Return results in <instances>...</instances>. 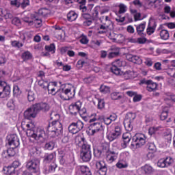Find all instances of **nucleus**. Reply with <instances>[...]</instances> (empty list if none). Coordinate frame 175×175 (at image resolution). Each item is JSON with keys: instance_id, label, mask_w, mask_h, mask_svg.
Wrapping results in <instances>:
<instances>
[{"instance_id": "1", "label": "nucleus", "mask_w": 175, "mask_h": 175, "mask_svg": "<svg viewBox=\"0 0 175 175\" xmlns=\"http://www.w3.org/2000/svg\"><path fill=\"white\" fill-rule=\"evenodd\" d=\"M21 126L23 129L26 131V134L28 137L35 139L38 143H44L49 137L44 129L42 127H35L33 122H29L26 124L22 123Z\"/></svg>"}, {"instance_id": "2", "label": "nucleus", "mask_w": 175, "mask_h": 175, "mask_svg": "<svg viewBox=\"0 0 175 175\" xmlns=\"http://www.w3.org/2000/svg\"><path fill=\"white\" fill-rule=\"evenodd\" d=\"M80 157L83 162H90L91 158H92V153L91 152V145L87 142L85 138L80 137Z\"/></svg>"}, {"instance_id": "3", "label": "nucleus", "mask_w": 175, "mask_h": 175, "mask_svg": "<svg viewBox=\"0 0 175 175\" xmlns=\"http://www.w3.org/2000/svg\"><path fill=\"white\" fill-rule=\"evenodd\" d=\"M48 131L50 132L51 137H57L59 135H62L64 128L59 120H54L48 124Z\"/></svg>"}, {"instance_id": "4", "label": "nucleus", "mask_w": 175, "mask_h": 175, "mask_svg": "<svg viewBox=\"0 0 175 175\" xmlns=\"http://www.w3.org/2000/svg\"><path fill=\"white\" fill-rule=\"evenodd\" d=\"M75 95H76V89L70 85L69 88H63L59 96L63 100H69V99L75 98Z\"/></svg>"}, {"instance_id": "5", "label": "nucleus", "mask_w": 175, "mask_h": 175, "mask_svg": "<svg viewBox=\"0 0 175 175\" xmlns=\"http://www.w3.org/2000/svg\"><path fill=\"white\" fill-rule=\"evenodd\" d=\"M40 161L38 159L29 160L26 163V168L31 173H38L40 168L39 165Z\"/></svg>"}, {"instance_id": "6", "label": "nucleus", "mask_w": 175, "mask_h": 175, "mask_svg": "<svg viewBox=\"0 0 175 175\" xmlns=\"http://www.w3.org/2000/svg\"><path fill=\"white\" fill-rule=\"evenodd\" d=\"M147 140V137L143 133H136L133 137V142L135 143V146L136 148H139V147H143L144 144H146V142Z\"/></svg>"}, {"instance_id": "7", "label": "nucleus", "mask_w": 175, "mask_h": 175, "mask_svg": "<svg viewBox=\"0 0 175 175\" xmlns=\"http://www.w3.org/2000/svg\"><path fill=\"white\" fill-rule=\"evenodd\" d=\"M81 106H83V103L80 100L71 103L68 107L70 114L71 116H77L80 109H81Z\"/></svg>"}, {"instance_id": "8", "label": "nucleus", "mask_w": 175, "mask_h": 175, "mask_svg": "<svg viewBox=\"0 0 175 175\" xmlns=\"http://www.w3.org/2000/svg\"><path fill=\"white\" fill-rule=\"evenodd\" d=\"M96 168L97 169L96 175L107 174V165L103 161H98L96 163Z\"/></svg>"}, {"instance_id": "9", "label": "nucleus", "mask_w": 175, "mask_h": 175, "mask_svg": "<svg viewBox=\"0 0 175 175\" xmlns=\"http://www.w3.org/2000/svg\"><path fill=\"white\" fill-rule=\"evenodd\" d=\"M128 117L129 119H126L124 121V126L127 132H132L133 130L132 120H135L136 118V115H135V113H130L128 114Z\"/></svg>"}, {"instance_id": "10", "label": "nucleus", "mask_w": 175, "mask_h": 175, "mask_svg": "<svg viewBox=\"0 0 175 175\" xmlns=\"http://www.w3.org/2000/svg\"><path fill=\"white\" fill-rule=\"evenodd\" d=\"M8 144L10 147L17 148L20 146V139L16 134H10L7 136Z\"/></svg>"}, {"instance_id": "11", "label": "nucleus", "mask_w": 175, "mask_h": 175, "mask_svg": "<svg viewBox=\"0 0 175 175\" xmlns=\"http://www.w3.org/2000/svg\"><path fill=\"white\" fill-rule=\"evenodd\" d=\"M102 123L94 122L90 125L89 126V133L91 136H94L95 133H98L100 131H102Z\"/></svg>"}, {"instance_id": "12", "label": "nucleus", "mask_w": 175, "mask_h": 175, "mask_svg": "<svg viewBox=\"0 0 175 175\" xmlns=\"http://www.w3.org/2000/svg\"><path fill=\"white\" fill-rule=\"evenodd\" d=\"M37 111L35 109V106L33 105L31 107L28 108L26 111L24 112V118L26 120H31L32 118H35L36 117Z\"/></svg>"}, {"instance_id": "13", "label": "nucleus", "mask_w": 175, "mask_h": 175, "mask_svg": "<svg viewBox=\"0 0 175 175\" xmlns=\"http://www.w3.org/2000/svg\"><path fill=\"white\" fill-rule=\"evenodd\" d=\"M126 58L127 61L133 62V64H137V65H142L143 64V59H142V57L137 55L127 54L126 55Z\"/></svg>"}, {"instance_id": "14", "label": "nucleus", "mask_w": 175, "mask_h": 175, "mask_svg": "<svg viewBox=\"0 0 175 175\" xmlns=\"http://www.w3.org/2000/svg\"><path fill=\"white\" fill-rule=\"evenodd\" d=\"M100 20L102 24L100 26V29H107V28H109V27L111 26V24H113L111 20H110V18H109V16H107L101 17Z\"/></svg>"}, {"instance_id": "15", "label": "nucleus", "mask_w": 175, "mask_h": 175, "mask_svg": "<svg viewBox=\"0 0 175 175\" xmlns=\"http://www.w3.org/2000/svg\"><path fill=\"white\" fill-rule=\"evenodd\" d=\"M118 158V153L111 150L107 151L106 159L107 162H109V163H113V162H114V161H116Z\"/></svg>"}, {"instance_id": "16", "label": "nucleus", "mask_w": 175, "mask_h": 175, "mask_svg": "<svg viewBox=\"0 0 175 175\" xmlns=\"http://www.w3.org/2000/svg\"><path fill=\"white\" fill-rule=\"evenodd\" d=\"M33 105L37 112L40 110H42V111H49L50 110V105L46 103H40Z\"/></svg>"}, {"instance_id": "17", "label": "nucleus", "mask_w": 175, "mask_h": 175, "mask_svg": "<svg viewBox=\"0 0 175 175\" xmlns=\"http://www.w3.org/2000/svg\"><path fill=\"white\" fill-rule=\"evenodd\" d=\"M123 143H122L121 146L123 148H126L128 147V144H129V142L132 139V135L131 133L126 132L122 135Z\"/></svg>"}, {"instance_id": "18", "label": "nucleus", "mask_w": 175, "mask_h": 175, "mask_svg": "<svg viewBox=\"0 0 175 175\" xmlns=\"http://www.w3.org/2000/svg\"><path fill=\"white\" fill-rule=\"evenodd\" d=\"M135 27L136 28L137 35L141 36V38H144V36H146V33H144V29H146V22L139 25H135Z\"/></svg>"}, {"instance_id": "19", "label": "nucleus", "mask_w": 175, "mask_h": 175, "mask_svg": "<svg viewBox=\"0 0 175 175\" xmlns=\"http://www.w3.org/2000/svg\"><path fill=\"white\" fill-rule=\"evenodd\" d=\"M146 91L148 92H155L158 91V83L154 82L152 80L149 81V83L146 86Z\"/></svg>"}, {"instance_id": "20", "label": "nucleus", "mask_w": 175, "mask_h": 175, "mask_svg": "<svg viewBox=\"0 0 175 175\" xmlns=\"http://www.w3.org/2000/svg\"><path fill=\"white\" fill-rule=\"evenodd\" d=\"M156 28L157 23L155 22H149L146 29V33L148 35H152L155 32Z\"/></svg>"}, {"instance_id": "21", "label": "nucleus", "mask_w": 175, "mask_h": 175, "mask_svg": "<svg viewBox=\"0 0 175 175\" xmlns=\"http://www.w3.org/2000/svg\"><path fill=\"white\" fill-rule=\"evenodd\" d=\"M118 169H126L129 165L128 164V161L125 159H120L116 165Z\"/></svg>"}, {"instance_id": "22", "label": "nucleus", "mask_w": 175, "mask_h": 175, "mask_svg": "<svg viewBox=\"0 0 175 175\" xmlns=\"http://www.w3.org/2000/svg\"><path fill=\"white\" fill-rule=\"evenodd\" d=\"M3 170L5 173V174H7V175H14V174H18V173H17V172H16V170L14 169V167H13L12 165L8 166V167H4L3 168Z\"/></svg>"}, {"instance_id": "23", "label": "nucleus", "mask_w": 175, "mask_h": 175, "mask_svg": "<svg viewBox=\"0 0 175 175\" xmlns=\"http://www.w3.org/2000/svg\"><path fill=\"white\" fill-rule=\"evenodd\" d=\"M77 17H79V15L75 11H70L67 14V20L70 22L76 21Z\"/></svg>"}, {"instance_id": "24", "label": "nucleus", "mask_w": 175, "mask_h": 175, "mask_svg": "<svg viewBox=\"0 0 175 175\" xmlns=\"http://www.w3.org/2000/svg\"><path fill=\"white\" fill-rule=\"evenodd\" d=\"M32 53H31L29 51H26L21 55V58L24 62H27V61H29L33 58Z\"/></svg>"}, {"instance_id": "25", "label": "nucleus", "mask_w": 175, "mask_h": 175, "mask_svg": "<svg viewBox=\"0 0 175 175\" xmlns=\"http://www.w3.org/2000/svg\"><path fill=\"white\" fill-rule=\"evenodd\" d=\"M160 38L162 40H167L170 38L169 31L166 29H162L159 32Z\"/></svg>"}, {"instance_id": "26", "label": "nucleus", "mask_w": 175, "mask_h": 175, "mask_svg": "<svg viewBox=\"0 0 175 175\" xmlns=\"http://www.w3.org/2000/svg\"><path fill=\"white\" fill-rule=\"evenodd\" d=\"M81 174L80 175H92L90 168L85 165H81L80 167Z\"/></svg>"}, {"instance_id": "27", "label": "nucleus", "mask_w": 175, "mask_h": 175, "mask_svg": "<svg viewBox=\"0 0 175 175\" xmlns=\"http://www.w3.org/2000/svg\"><path fill=\"white\" fill-rule=\"evenodd\" d=\"M68 131L70 133H72V135H76V133H79L80 132L77 127L75 126L74 122H72L68 126Z\"/></svg>"}, {"instance_id": "28", "label": "nucleus", "mask_w": 175, "mask_h": 175, "mask_svg": "<svg viewBox=\"0 0 175 175\" xmlns=\"http://www.w3.org/2000/svg\"><path fill=\"white\" fill-rule=\"evenodd\" d=\"M148 150L149 151H152V152H149L148 154H147L148 158V157H152L154 152H155V151H157V147L155 146V144L150 143L148 145Z\"/></svg>"}, {"instance_id": "29", "label": "nucleus", "mask_w": 175, "mask_h": 175, "mask_svg": "<svg viewBox=\"0 0 175 175\" xmlns=\"http://www.w3.org/2000/svg\"><path fill=\"white\" fill-rule=\"evenodd\" d=\"M142 170L145 172L146 174H151V173L154 172V168L148 164H146L142 167Z\"/></svg>"}, {"instance_id": "30", "label": "nucleus", "mask_w": 175, "mask_h": 175, "mask_svg": "<svg viewBox=\"0 0 175 175\" xmlns=\"http://www.w3.org/2000/svg\"><path fill=\"white\" fill-rule=\"evenodd\" d=\"M44 49L46 51L51 53V54H55V44H54L53 43L49 45H46L44 46Z\"/></svg>"}, {"instance_id": "31", "label": "nucleus", "mask_w": 175, "mask_h": 175, "mask_svg": "<svg viewBox=\"0 0 175 175\" xmlns=\"http://www.w3.org/2000/svg\"><path fill=\"white\" fill-rule=\"evenodd\" d=\"M10 95V90H9V87H5L3 88V91L0 92V98H6Z\"/></svg>"}, {"instance_id": "32", "label": "nucleus", "mask_w": 175, "mask_h": 175, "mask_svg": "<svg viewBox=\"0 0 175 175\" xmlns=\"http://www.w3.org/2000/svg\"><path fill=\"white\" fill-rule=\"evenodd\" d=\"M118 136L120 135L118 133H115L114 131H112V132H110L107 137L108 140H109V142H113L116 140V139H117Z\"/></svg>"}, {"instance_id": "33", "label": "nucleus", "mask_w": 175, "mask_h": 175, "mask_svg": "<svg viewBox=\"0 0 175 175\" xmlns=\"http://www.w3.org/2000/svg\"><path fill=\"white\" fill-rule=\"evenodd\" d=\"M55 158V154L54 153L48 154L45 156L44 161L46 163H50Z\"/></svg>"}, {"instance_id": "34", "label": "nucleus", "mask_w": 175, "mask_h": 175, "mask_svg": "<svg viewBox=\"0 0 175 175\" xmlns=\"http://www.w3.org/2000/svg\"><path fill=\"white\" fill-rule=\"evenodd\" d=\"M11 46L14 49H21V47L24 46V44H23V42H21L20 41L14 40L11 41Z\"/></svg>"}, {"instance_id": "35", "label": "nucleus", "mask_w": 175, "mask_h": 175, "mask_svg": "<svg viewBox=\"0 0 175 175\" xmlns=\"http://www.w3.org/2000/svg\"><path fill=\"white\" fill-rule=\"evenodd\" d=\"M38 14L42 16V17H46L49 14V9L46 8H40L38 11Z\"/></svg>"}, {"instance_id": "36", "label": "nucleus", "mask_w": 175, "mask_h": 175, "mask_svg": "<svg viewBox=\"0 0 175 175\" xmlns=\"http://www.w3.org/2000/svg\"><path fill=\"white\" fill-rule=\"evenodd\" d=\"M90 120H89V122L91 124V122H95V121H98L100 120V116H98L96 113H93L90 115Z\"/></svg>"}, {"instance_id": "37", "label": "nucleus", "mask_w": 175, "mask_h": 175, "mask_svg": "<svg viewBox=\"0 0 175 175\" xmlns=\"http://www.w3.org/2000/svg\"><path fill=\"white\" fill-rule=\"evenodd\" d=\"M111 72L113 73L114 75H116V76H118V75H120L121 73V69L120 67H117L116 66H113L111 67Z\"/></svg>"}, {"instance_id": "38", "label": "nucleus", "mask_w": 175, "mask_h": 175, "mask_svg": "<svg viewBox=\"0 0 175 175\" xmlns=\"http://www.w3.org/2000/svg\"><path fill=\"white\" fill-rule=\"evenodd\" d=\"M133 74V72H132L131 70L126 71L123 73L122 77L124 79V80H129V79H132V77H133L132 76Z\"/></svg>"}, {"instance_id": "39", "label": "nucleus", "mask_w": 175, "mask_h": 175, "mask_svg": "<svg viewBox=\"0 0 175 175\" xmlns=\"http://www.w3.org/2000/svg\"><path fill=\"white\" fill-rule=\"evenodd\" d=\"M73 123L75 124L76 127L78 129L79 132L80 131H83V128H84V123L83 122V121L79 120L77 122Z\"/></svg>"}, {"instance_id": "40", "label": "nucleus", "mask_w": 175, "mask_h": 175, "mask_svg": "<svg viewBox=\"0 0 175 175\" xmlns=\"http://www.w3.org/2000/svg\"><path fill=\"white\" fill-rule=\"evenodd\" d=\"M38 85H40V87H41V88H43L44 90H47L49 82L47 81L41 79L38 81Z\"/></svg>"}, {"instance_id": "41", "label": "nucleus", "mask_w": 175, "mask_h": 175, "mask_svg": "<svg viewBox=\"0 0 175 175\" xmlns=\"http://www.w3.org/2000/svg\"><path fill=\"white\" fill-rule=\"evenodd\" d=\"M105 100L100 98L98 99L97 109H98V110H102L103 109H105Z\"/></svg>"}, {"instance_id": "42", "label": "nucleus", "mask_w": 175, "mask_h": 175, "mask_svg": "<svg viewBox=\"0 0 175 175\" xmlns=\"http://www.w3.org/2000/svg\"><path fill=\"white\" fill-rule=\"evenodd\" d=\"M164 160L165 161V165L167 167L172 166L174 162V160L171 157H167L165 159H164Z\"/></svg>"}, {"instance_id": "43", "label": "nucleus", "mask_w": 175, "mask_h": 175, "mask_svg": "<svg viewBox=\"0 0 175 175\" xmlns=\"http://www.w3.org/2000/svg\"><path fill=\"white\" fill-rule=\"evenodd\" d=\"M100 92H103V94H109V92H110V87L101 85L100 87Z\"/></svg>"}, {"instance_id": "44", "label": "nucleus", "mask_w": 175, "mask_h": 175, "mask_svg": "<svg viewBox=\"0 0 175 175\" xmlns=\"http://www.w3.org/2000/svg\"><path fill=\"white\" fill-rule=\"evenodd\" d=\"M157 166L161 168L167 167L166 165L165 159H160L157 162Z\"/></svg>"}, {"instance_id": "45", "label": "nucleus", "mask_w": 175, "mask_h": 175, "mask_svg": "<svg viewBox=\"0 0 175 175\" xmlns=\"http://www.w3.org/2000/svg\"><path fill=\"white\" fill-rule=\"evenodd\" d=\"M111 98L113 100H117L118 99H121L122 96L120 95L119 92H113L111 94Z\"/></svg>"}, {"instance_id": "46", "label": "nucleus", "mask_w": 175, "mask_h": 175, "mask_svg": "<svg viewBox=\"0 0 175 175\" xmlns=\"http://www.w3.org/2000/svg\"><path fill=\"white\" fill-rule=\"evenodd\" d=\"M15 148H16L11 146V148L7 150V152H8V155L10 158H12V157H14V155H16V150H14Z\"/></svg>"}, {"instance_id": "47", "label": "nucleus", "mask_w": 175, "mask_h": 175, "mask_svg": "<svg viewBox=\"0 0 175 175\" xmlns=\"http://www.w3.org/2000/svg\"><path fill=\"white\" fill-rule=\"evenodd\" d=\"M27 99L29 102H33L35 100V94L32 91H29L27 94Z\"/></svg>"}, {"instance_id": "48", "label": "nucleus", "mask_w": 175, "mask_h": 175, "mask_svg": "<svg viewBox=\"0 0 175 175\" xmlns=\"http://www.w3.org/2000/svg\"><path fill=\"white\" fill-rule=\"evenodd\" d=\"M57 82H50L49 83H48V86L46 88L48 92H50L51 90H53V88H57Z\"/></svg>"}, {"instance_id": "49", "label": "nucleus", "mask_w": 175, "mask_h": 175, "mask_svg": "<svg viewBox=\"0 0 175 175\" xmlns=\"http://www.w3.org/2000/svg\"><path fill=\"white\" fill-rule=\"evenodd\" d=\"M126 12V5L123 3L119 5V14H122Z\"/></svg>"}, {"instance_id": "50", "label": "nucleus", "mask_w": 175, "mask_h": 175, "mask_svg": "<svg viewBox=\"0 0 175 175\" xmlns=\"http://www.w3.org/2000/svg\"><path fill=\"white\" fill-rule=\"evenodd\" d=\"M12 24L16 25V27H20V25H21V21L20 18L15 17L12 19Z\"/></svg>"}, {"instance_id": "51", "label": "nucleus", "mask_w": 175, "mask_h": 175, "mask_svg": "<svg viewBox=\"0 0 175 175\" xmlns=\"http://www.w3.org/2000/svg\"><path fill=\"white\" fill-rule=\"evenodd\" d=\"M10 4L12 6H15V8H20L21 6V1L20 0H12Z\"/></svg>"}, {"instance_id": "52", "label": "nucleus", "mask_w": 175, "mask_h": 175, "mask_svg": "<svg viewBox=\"0 0 175 175\" xmlns=\"http://www.w3.org/2000/svg\"><path fill=\"white\" fill-rule=\"evenodd\" d=\"M33 23L36 28H40L42 27V19L36 18Z\"/></svg>"}, {"instance_id": "53", "label": "nucleus", "mask_w": 175, "mask_h": 175, "mask_svg": "<svg viewBox=\"0 0 175 175\" xmlns=\"http://www.w3.org/2000/svg\"><path fill=\"white\" fill-rule=\"evenodd\" d=\"M29 154L33 157H36V155H38V148L35 146L31 147V148L29 150Z\"/></svg>"}, {"instance_id": "54", "label": "nucleus", "mask_w": 175, "mask_h": 175, "mask_svg": "<svg viewBox=\"0 0 175 175\" xmlns=\"http://www.w3.org/2000/svg\"><path fill=\"white\" fill-rule=\"evenodd\" d=\"M94 157H96V158H100V155H102V151L99 148H94Z\"/></svg>"}, {"instance_id": "55", "label": "nucleus", "mask_w": 175, "mask_h": 175, "mask_svg": "<svg viewBox=\"0 0 175 175\" xmlns=\"http://www.w3.org/2000/svg\"><path fill=\"white\" fill-rule=\"evenodd\" d=\"M80 117L83 116H88V113H87V109L85 107H83L82 109H79V111H78Z\"/></svg>"}, {"instance_id": "56", "label": "nucleus", "mask_w": 175, "mask_h": 175, "mask_svg": "<svg viewBox=\"0 0 175 175\" xmlns=\"http://www.w3.org/2000/svg\"><path fill=\"white\" fill-rule=\"evenodd\" d=\"M113 132L116 133L119 136H121V124H116Z\"/></svg>"}, {"instance_id": "57", "label": "nucleus", "mask_w": 175, "mask_h": 175, "mask_svg": "<svg viewBox=\"0 0 175 175\" xmlns=\"http://www.w3.org/2000/svg\"><path fill=\"white\" fill-rule=\"evenodd\" d=\"M45 148L46 150H53L54 149V143L52 142H48L45 144Z\"/></svg>"}, {"instance_id": "58", "label": "nucleus", "mask_w": 175, "mask_h": 175, "mask_svg": "<svg viewBox=\"0 0 175 175\" xmlns=\"http://www.w3.org/2000/svg\"><path fill=\"white\" fill-rule=\"evenodd\" d=\"M7 107L10 109V110H13L14 109V101L13 100H10L7 103Z\"/></svg>"}, {"instance_id": "59", "label": "nucleus", "mask_w": 175, "mask_h": 175, "mask_svg": "<svg viewBox=\"0 0 175 175\" xmlns=\"http://www.w3.org/2000/svg\"><path fill=\"white\" fill-rule=\"evenodd\" d=\"M144 64H145V65H146V66L150 67L154 64V62H152V59L146 57L145 59Z\"/></svg>"}, {"instance_id": "60", "label": "nucleus", "mask_w": 175, "mask_h": 175, "mask_svg": "<svg viewBox=\"0 0 175 175\" xmlns=\"http://www.w3.org/2000/svg\"><path fill=\"white\" fill-rule=\"evenodd\" d=\"M13 94L14 95H20V94H21V92H20V88H18V85L14 86Z\"/></svg>"}, {"instance_id": "61", "label": "nucleus", "mask_w": 175, "mask_h": 175, "mask_svg": "<svg viewBox=\"0 0 175 175\" xmlns=\"http://www.w3.org/2000/svg\"><path fill=\"white\" fill-rule=\"evenodd\" d=\"M112 65L118 68H121V66H122V62L120 59H117L112 63Z\"/></svg>"}, {"instance_id": "62", "label": "nucleus", "mask_w": 175, "mask_h": 175, "mask_svg": "<svg viewBox=\"0 0 175 175\" xmlns=\"http://www.w3.org/2000/svg\"><path fill=\"white\" fill-rule=\"evenodd\" d=\"M27 6H29V0H23L21 3V7L23 9H25V8H27Z\"/></svg>"}, {"instance_id": "63", "label": "nucleus", "mask_w": 175, "mask_h": 175, "mask_svg": "<svg viewBox=\"0 0 175 175\" xmlns=\"http://www.w3.org/2000/svg\"><path fill=\"white\" fill-rule=\"evenodd\" d=\"M80 43H81V44H88V38H87V36H83L81 37V38L80 39Z\"/></svg>"}, {"instance_id": "64", "label": "nucleus", "mask_w": 175, "mask_h": 175, "mask_svg": "<svg viewBox=\"0 0 175 175\" xmlns=\"http://www.w3.org/2000/svg\"><path fill=\"white\" fill-rule=\"evenodd\" d=\"M98 16H99V12L98 11V8H95L92 11V17L95 19L98 18Z\"/></svg>"}]
</instances>
